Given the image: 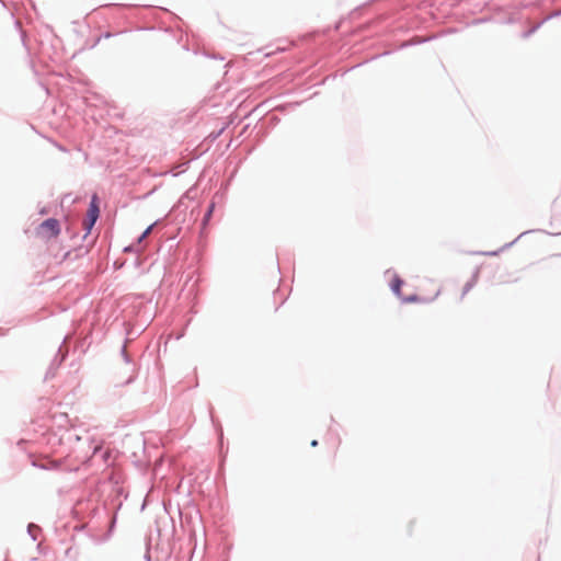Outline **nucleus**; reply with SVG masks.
I'll return each instance as SVG.
<instances>
[{
	"mask_svg": "<svg viewBox=\"0 0 561 561\" xmlns=\"http://www.w3.org/2000/svg\"><path fill=\"white\" fill-rule=\"evenodd\" d=\"M60 224L55 218L44 220L35 230V234L43 241H49L60 234Z\"/></svg>",
	"mask_w": 561,
	"mask_h": 561,
	"instance_id": "nucleus-1",
	"label": "nucleus"
},
{
	"mask_svg": "<svg viewBox=\"0 0 561 561\" xmlns=\"http://www.w3.org/2000/svg\"><path fill=\"white\" fill-rule=\"evenodd\" d=\"M30 458L34 467L45 470L58 469L61 466L59 460H54L48 455H31Z\"/></svg>",
	"mask_w": 561,
	"mask_h": 561,
	"instance_id": "nucleus-2",
	"label": "nucleus"
},
{
	"mask_svg": "<svg viewBox=\"0 0 561 561\" xmlns=\"http://www.w3.org/2000/svg\"><path fill=\"white\" fill-rule=\"evenodd\" d=\"M100 215L99 209V203L98 197L94 195L91 199L90 207L87 213V218L83 221V227L87 230V233H89L94 226L95 221L98 220Z\"/></svg>",
	"mask_w": 561,
	"mask_h": 561,
	"instance_id": "nucleus-3",
	"label": "nucleus"
},
{
	"mask_svg": "<svg viewBox=\"0 0 561 561\" xmlns=\"http://www.w3.org/2000/svg\"><path fill=\"white\" fill-rule=\"evenodd\" d=\"M402 284H403V282L399 277H397V276L391 282V289L398 296L401 295V286H402Z\"/></svg>",
	"mask_w": 561,
	"mask_h": 561,
	"instance_id": "nucleus-4",
	"label": "nucleus"
},
{
	"mask_svg": "<svg viewBox=\"0 0 561 561\" xmlns=\"http://www.w3.org/2000/svg\"><path fill=\"white\" fill-rule=\"evenodd\" d=\"M476 280H477V274L474 275L473 280L468 283L465 286L463 295L467 294L472 288V286L474 285Z\"/></svg>",
	"mask_w": 561,
	"mask_h": 561,
	"instance_id": "nucleus-5",
	"label": "nucleus"
},
{
	"mask_svg": "<svg viewBox=\"0 0 561 561\" xmlns=\"http://www.w3.org/2000/svg\"><path fill=\"white\" fill-rule=\"evenodd\" d=\"M151 229H152V226H149V227L144 231L142 236L140 237V240H142L144 238H146V237L150 233Z\"/></svg>",
	"mask_w": 561,
	"mask_h": 561,
	"instance_id": "nucleus-6",
	"label": "nucleus"
},
{
	"mask_svg": "<svg viewBox=\"0 0 561 561\" xmlns=\"http://www.w3.org/2000/svg\"><path fill=\"white\" fill-rule=\"evenodd\" d=\"M311 446H312V447L318 446V440H316V439H314V440H312V442H311Z\"/></svg>",
	"mask_w": 561,
	"mask_h": 561,
	"instance_id": "nucleus-7",
	"label": "nucleus"
}]
</instances>
